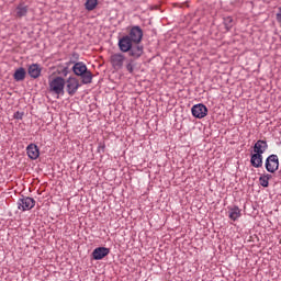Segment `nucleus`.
<instances>
[{
  "instance_id": "21",
  "label": "nucleus",
  "mask_w": 281,
  "mask_h": 281,
  "mask_svg": "<svg viewBox=\"0 0 281 281\" xmlns=\"http://www.w3.org/2000/svg\"><path fill=\"white\" fill-rule=\"evenodd\" d=\"M224 25H225L226 30L229 31V29L234 26V20L231 16L225 18Z\"/></svg>"
},
{
  "instance_id": "16",
  "label": "nucleus",
  "mask_w": 281,
  "mask_h": 281,
  "mask_svg": "<svg viewBox=\"0 0 281 281\" xmlns=\"http://www.w3.org/2000/svg\"><path fill=\"white\" fill-rule=\"evenodd\" d=\"M250 164L252 168H262V155L252 154L250 158Z\"/></svg>"
},
{
  "instance_id": "5",
  "label": "nucleus",
  "mask_w": 281,
  "mask_h": 281,
  "mask_svg": "<svg viewBox=\"0 0 281 281\" xmlns=\"http://www.w3.org/2000/svg\"><path fill=\"white\" fill-rule=\"evenodd\" d=\"M66 91L68 95H76L78 89H80V81L76 77H69L66 80Z\"/></svg>"
},
{
  "instance_id": "11",
  "label": "nucleus",
  "mask_w": 281,
  "mask_h": 281,
  "mask_svg": "<svg viewBox=\"0 0 281 281\" xmlns=\"http://www.w3.org/2000/svg\"><path fill=\"white\" fill-rule=\"evenodd\" d=\"M268 148H269V145L267 144L266 140H257V143L254 146V153L256 155L262 156V154H265Z\"/></svg>"
},
{
  "instance_id": "17",
  "label": "nucleus",
  "mask_w": 281,
  "mask_h": 281,
  "mask_svg": "<svg viewBox=\"0 0 281 281\" xmlns=\"http://www.w3.org/2000/svg\"><path fill=\"white\" fill-rule=\"evenodd\" d=\"M15 16L22 19V16H27V5L20 3L15 9Z\"/></svg>"
},
{
  "instance_id": "22",
  "label": "nucleus",
  "mask_w": 281,
  "mask_h": 281,
  "mask_svg": "<svg viewBox=\"0 0 281 281\" xmlns=\"http://www.w3.org/2000/svg\"><path fill=\"white\" fill-rule=\"evenodd\" d=\"M126 69L128 71V74H133V71H135V65H133V60H130L127 64H126Z\"/></svg>"
},
{
  "instance_id": "14",
  "label": "nucleus",
  "mask_w": 281,
  "mask_h": 281,
  "mask_svg": "<svg viewBox=\"0 0 281 281\" xmlns=\"http://www.w3.org/2000/svg\"><path fill=\"white\" fill-rule=\"evenodd\" d=\"M128 52L132 58H139L142 54H144V46L139 44H135L134 46H132V48Z\"/></svg>"
},
{
  "instance_id": "7",
  "label": "nucleus",
  "mask_w": 281,
  "mask_h": 281,
  "mask_svg": "<svg viewBox=\"0 0 281 281\" xmlns=\"http://www.w3.org/2000/svg\"><path fill=\"white\" fill-rule=\"evenodd\" d=\"M128 36L134 45H139V43H142V38H144V31L139 26H133Z\"/></svg>"
},
{
  "instance_id": "15",
  "label": "nucleus",
  "mask_w": 281,
  "mask_h": 281,
  "mask_svg": "<svg viewBox=\"0 0 281 281\" xmlns=\"http://www.w3.org/2000/svg\"><path fill=\"white\" fill-rule=\"evenodd\" d=\"M243 216L241 210L238 206L228 209V217L231 221H238Z\"/></svg>"
},
{
  "instance_id": "1",
  "label": "nucleus",
  "mask_w": 281,
  "mask_h": 281,
  "mask_svg": "<svg viewBox=\"0 0 281 281\" xmlns=\"http://www.w3.org/2000/svg\"><path fill=\"white\" fill-rule=\"evenodd\" d=\"M72 71L75 76H79L81 78L82 85H91V82H93V74L87 68L85 63H76L72 67Z\"/></svg>"
},
{
  "instance_id": "10",
  "label": "nucleus",
  "mask_w": 281,
  "mask_h": 281,
  "mask_svg": "<svg viewBox=\"0 0 281 281\" xmlns=\"http://www.w3.org/2000/svg\"><path fill=\"white\" fill-rule=\"evenodd\" d=\"M110 251L111 250L109 248H106V247L95 248L92 251L93 260H102V258H106V255L110 254Z\"/></svg>"
},
{
  "instance_id": "6",
  "label": "nucleus",
  "mask_w": 281,
  "mask_h": 281,
  "mask_svg": "<svg viewBox=\"0 0 281 281\" xmlns=\"http://www.w3.org/2000/svg\"><path fill=\"white\" fill-rule=\"evenodd\" d=\"M279 168H280V159L278 158V155H273V154L270 155L266 159V170L273 175V172H276Z\"/></svg>"
},
{
  "instance_id": "8",
  "label": "nucleus",
  "mask_w": 281,
  "mask_h": 281,
  "mask_svg": "<svg viewBox=\"0 0 281 281\" xmlns=\"http://www.w3.org/2000/svg\"><path fill=\"white\" fill-rule=\"evenodd\" d=\"M191 113L193 117H196L198 120H203L207 115V106H205L203 103H199L192 106Z\"/></svg>"
},
{
  "instance_id": "13",
  "label": "nucleus",
  "mask_w": 281,
  "mask_h": 281,
  "mask_svg": "<svg viewBox=\"0 0 281 281\" xmlns=\"http://www.w3.org/2000/svg\"><path fill=\"white\" fill-rule=\"evenodd\" d=\"M26 153L27 156L30 157V159H38V157L41 156V151L38 150V146H36L35 144H30L26 147Z\"/></svg>"
},
{
  "instance_id": "3",
  "label": "nucleus",
  "mask_w": 281,
  "mask_h": 281,
  "mask_svg": "<svg viewBox=\"0 0 281 281\" xmlns=\"http://www.w3.org/2000/svg\"><path fill=\"white\" fill-rule=\"evenodd\" d=\"M126 56L122 53H114L110 56V64L115 71L123 69Z\"/></svg>"
},
{
  "instance_id": "12",
  "label": "nucleus",
  "mask_w": 281,
  "mask_h": 281,
  "mask_svg": "<svg viewBox=\"0 0 281 281\" xmlns=\"http://www.w3.org/2000/svg\"><path fill=\"white\" fill-rule=\"evenodd\" d=\"M43 71V68L38 64H32L29 66L27 72L31 78H41V72Z\"/></svg>"
},
{
  "instance_id": "18",
  "label": "nucleus",
  "mask_w": 281,
  "mask_h": 281,
  "mask_svg": "<svg viewBox=\"0 0 281 281\" xmlns=\"http://www.w3.org/2000/svg\"><path fill=\"white\" fill-rule=\"evenodd\" d=\"M13 78L16 82L25 80V68H19L18 70H15Z\"/></svg>"
},
{
  "instance_id": "2",
  "label": "nucleus",
  "mask_w": 281,
  "mask_h": 281,
  "mask_svg": "<svg viewBox=\"0 0 281 281\" xmlns=\"http://www.w3.org/2000/svg\"><path fill=\"white\" fill-rule=\"evenodd\" d=\"M65 83L66 80L63 77H55L49 79L48 87L50 93H55V95H65Z\"/></svg>"
},
{
  "instance_id": "23",
  "label": "nucleus",
  "mask_w": 281,
  "mask_h": 281,
  "mask_svg": "<svg viewBox=\"0 0 281 281\" xmlns=\"http://www.w3.org/2000/svg\"><path fill=\"white\" fill-rule=\"evenodd\" d=\"M14 120H23V112H15L13 115Z\"/></svg>"
},
{
  "instance_id": "4",
  "label": "nucleus",
  "mask_w": 281,
  "mask_h": 281,
  "mask_svg": "<svg viewBox=\"0 0 281 281\" xmlns=\"http://www.w3.org/2000/svg\"><path fill=\"white\" fill-rule=\"evenodd\" d=\"M36 205V200L30 196H22L18 200V210L21 212H29Z\"/></svg>"
},
{
  "instance_id": "25",
  "label": "nucleus",
  "mask_w": 281,
  "mask_h": 281,
  "mask_svg": "<svg viewBox=\"0 0 281 281\" xmlns=\"http://www.w3.org/2000/svg\"><path fill=\"white\" fill-rule=\"evenodd\" d=\"M277 21L281 23V7L279 8V12L277 13Z\"/></svg>"
},
{
  "instance_id": "19",
  "label": "nucleus",
  "mask_w": 281,
  "mask_h": 281,
  "mask_svg": "<svg viewBox=\"0 0 281 281\" xmlns=\"http://www.w3.org/2000/svg\"><path fill=\"white\" fill-rule=\"evenodd\" d=\"M271 175L267 173L259 178V183L262 188H269V180L271 179Z\"/></svg>"
},
{
  "instance_id": "9",
  "label": "nucleus",
  "mask_w": 281,
  "mask_h": 281,
  "mask_svg": "<svg viewBox=\"0 0 281 281\" xmlns=\"http://www.w3.org/2000/svg\"><path fill=\"white\" fill-rule=\"evenodd\" d=\"M133 48V42L131 41V36L124 35L119 40V49L126 54L127 52H131Z\"/></svg>"
},
{
  "instance_id": "20",
  "label": "nucleus",
  "mask_w": 281,
  "mask_h": 281,
  "mask_svg": "<svg viewBox=\"0 0 281 281\" xmlns=\"http://www.w3.org/2000/svg\"><path fill=\"white\" fill-rule=\"evenodd\" d=\"M85 5L86 10L91 12L92 10H95V8H98V0H87Z\"/></svg>"
},
{
  "instance_id": "24",
  "label": "nucleus",
  "mask_w": 281,
  "mask_h": 281,
  "mask_svg": "<svg viewBox=\"0 0 281 281\" xmlns=\"http://www.w3.org/2000/svg\"><path fill=\"white\" fill-rule=\"evenodd\" d=\"M61 74L63 76L67 77V75L69 74V68L68 67L63 68Z\"/></svg>"
}]
</instances>
